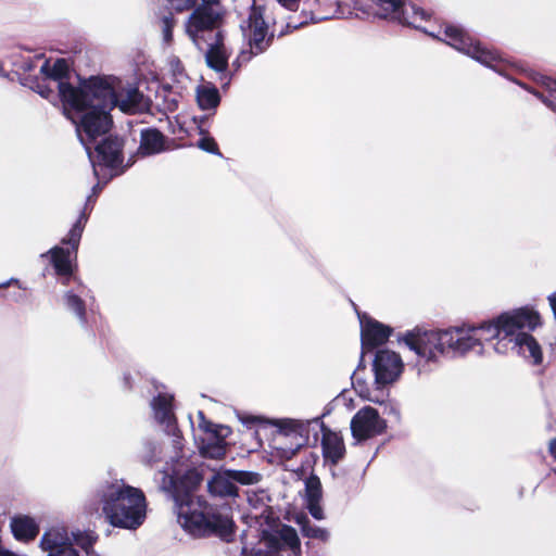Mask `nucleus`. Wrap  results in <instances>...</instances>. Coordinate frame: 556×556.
<instances>
[{"mask_svg":"<svg viewBox=\"0 0 556 556\" xmlns=\"http://www.w3.org/2000/svg\"><path fill=\"white\" fill-rule=\"evenodd\" d=\"M324 417H325V414H321V415H320V417H315V418H313V419H312V420H309V421H311V424H312V422H315V424H317V425H319V426L321 427V424H324V422L321 421V418H324Z\"/></svg>","mask_w":556,"mask_h":556,"instance_id":"52","label":"nucleus"},{"mask_svg":"<svg viewBox=\"0 0 556 556\" xmlns=\"http://www.w3.org/2000/svg\"><path fill=\"white\" fill-rule=\"evenodd\" d=\"M102 513L108 522L121 529L136 530L147 518V498L141 489L124 480L103 481L96 489Z\"/></svg>","mask_w":556,"mask_h":556,"instance_id":"4","label":"nucleus"},{"mask_svg":"<svg viewBox=\"0 0 556 556\" xmlns=\"http://www.w3.org/2000/svg\"><path fill=\"white\" fill-rule=\"evenodd\" d=\"M197 101L201 110H213L220 103L219 91L215 86H200L197 89Z\"/></svg>","mask_w":556,"mask_h":556,"instance_id":"26","label":"nucleus"},{"mask_svg":"<svg viewBox=\"0 0 556 556\" xmlns=\"http://www.w3.org/2000/svg\"><path fill=\"white\" fill-rule=\"evenodd\" d=\"M74 541L79 544L84 549H88L93 544V538L89 534L84 535L81 532H72Z\"/></svg>","mask_w":556,"mask_h":556,"instance_id":"41","label":"nucleus"},{"mask_svg":"<svg viewBox=\"0 0 556 556\" xmlns=\"http://www.w3.org/2000/svg\"><path fill=\"white\" fill-rule=\"evenodd\" d=\"M151 407L156 421L163 426L176 424V418L173 413V396L168 394H159L151 401Z\"/></svg>","mask_w":556,"mask_h":556,"instance_id":"23","label":"nucleus"},{"mask_svg":"<svg viewBox=\"0 0 556 556\" xmlns=\"http://www.w3.org/2000/svg\"><path fill=\"white\" fill-rule=\"evenodd\" d=\"M225 11L219 2L202 1L188 17L185 29L193 45L202 50V45L207 42L208 37L214 39L216 31L222 30Z\"/></svg>","mask_w":556,"mask_h":556,"instance_id":"5","label":"nucleus"},{"mask_svg":"<svg viewBox=\"0 0 556 556\" xmlns=\"http://www.w3.org/2000/svg\"><path fill=\"white\" fill-rule=\"evenodd\" d=\"M205 52L206 65L217 73H224L228 68V55L225 52L224 31L218 30L214 35V40L207 42Z\"/></svg>","mask_w":556,"mask_h":556,"instance_id":"20","label":"nucleus"},{"mask_svg":"<svg viewBox=\"0 0 556 556\" xmlns=\"http://www.w3.org/2000/svg\"><path fill=\"white\" fill-rule=\"evenodd\" d=\"M240 28L243 37L248 40L249 50H242L238 60L249 62L252 56L265 52L274 39V34L268 35V26L263 17L261 8L252 7L245 21H242Z\"/></svg>","mask_w":556,"mask_h":556,"instance_id":"8","label":"nucleus"},{"mask_svg":"<svg viewBox=\"0 0 556 556\" xmlns=\"http://www.w3.org/2000/svg\"><path fill=\"white\" fill-rule=\"evenodd\" d=\"M324 20H326V17H315L312 12L303 11L301 14V18L299 21L290 20L287 23V28L295 30V29H299L300 27L308 24V22L317 23V22H320Z\"/></svg>","mask_w":556,"mask_h":556,"instance_id":"37","label":"nucleus"},{"mask_svg":"<svg viewBox=\"0 0 556 556\" xmlns=\"http://www.w3.org/2000/svg\"><path fill=\"white\" fill-rule=\"evenodd\" d=\"M23 68H24L25 71H31V70H33V65H31V63H30V62H24V64H23Z\"/></svg>","mask_w":556,"mask_h":556,"instance_id":"53","label":"nucleus"},{"mask_svg":"<svg viewBox=\"0 0 556 556\" xmlns=\"http://www.w3.org/2000/svg\"><path fill=\"white\" fill-rule=\"evenodd\" d=\"M17 282H18L17 279L11 278V279H9V280H7L4 282H1L0 283V288H8L11 283H17Z\"/></svg>","mask_w":556,"mask_h":556,"instance_id":"49","label":"nucleus"},{"mask_svg":"<svg viewBox=\"0 0 556 556\" xmlns=\"http://www.w3.org/2000/svg\"><path fill=\"white\" fill-rule=\"evenodd\" d=\"M206 119V116L200 118L199 129L200 134L203 135V137L199 139L197 147L207 153L222 156V153L214 138L205 136L207 134V130L204 129L202 125Z\"/></svg>","mask_w":556,"mask_h":556,"instance_id":"34","label":"nucleus"},{"mask_svg":"<svg viewBox=\"0 0 556 556\" xmlns=\"http://www.w3.org/2000/svg\"><path fill=\"white\" fill-rule=\"evenodd\" d=\"M87 208H88V203H86L85 208L80 212L77 220L70 229L68 236L66 238L62 239V243L70 245L73 252H76L79 247L83 231H84L85 225L88 220V214L86 213Z\"/></svg>","mask_w":556,"mask_h":556,"instance_id":"27","label":"nucleus"},{"mask_svg":"<svg viewBox=\"0 0 556 556\" xmlns=\"http://www.w3.org/2000/svg\"><path fill=\"white\" fill-rule=\"evenodd\" d=\"M231 433L228 426H220L215 428V431L206 433L207 438L202 440L200 445V453L203 457L219 459L225 456L227 452L226 438Z\"/></svg>","mask_w":556,"mask_h":556,"instance_id":"17","label":"nucleus"},{"mask_svg":"<svg viewBox=\"0 0 556 556\" xmlns=\"http://www.w3.org/2000/svg\"><path fill=\"white\" fill-rule=\"evenodd\" d=\"M446 43L455 50L470 56L480 64L500 72L501 56L483 48L459 25L446 24L444 28Z\"/></svg>","mask_w":556,"mask_h":556,"instance_id":"6","label":"nucleus"},{"mask_svg":"<svg viewBox=\"0 0 556 556\" xmlns=\"http://www.w3.org/2000/svg\"><path fill=\"white\" fill-rule=\"evenodd\" d=\"M361 324V342L363 352L374 350L375 348L384 344L393 329L376 319H372L365 314L358 313Z\"/></svg>","mask_w":556,"mask_h":556,"instance_id":"15","label":"nucleus"},{"mask_svg":"<svg viewBox=\"0 0 556 556\" xmlns=\"http://www.w3.org/2000/svg\"><path fill=\"white\" fill-rule=\"evenodd\" d=\"M48 255H50L51 264L58 275L70 276L72 274L71 250L68 248L55 245L40 256L46 257Z\"/></svg>","mask_w":556,"mask_h":556,"instance_id":"25","label":"nucleus"},{"mask_svg":"<svg viewBox=\"0 0 556 556\" xmlns=\"http://www.w3.org/2000/svg\"><path fill=\"white\" fill-rule=\"evenodd\" d=\"M299 525L303 536L320 540L323 542H327L330 538V533L327 529L313 525L307 518L299 520Z\"/></svg>","mask_w":556,"mask_h":556,"instance_id":"32","label":"nucleus"},{"mask_svg":"<svg viewBox=\"0 0 556 556\" xmlns=\"http://www.w3.org/2000/svg\"><path fill=\"white\" fill-rule=\"evenodd\" d=\"M549 452H551L552 456L554 457V459L556 460V439H553L549 442Z\"/></svg>","mask_w":556,"mask_h":556,"instance_id":"48","label":"nucleus"},{"mask_svg":"<svg viewBox=\"0 0 556 556\" xmlns=\"http://www.w3.org/2000/svg\"><path fill=\"white\" fill-rule=\"evenodd\" d=\"M393 413H394L396 416H399V415H400V414H399V412H397V410H395V409H393Z\"/></svg>","mask_w":556,"mask_h":556,"instance_id":"55","label":"nucleus"},{"mask_svg":"<svg viewBox=\"0 0 556 556\" xmlns=\"http://www.w3.org/2000/svg\"><path fill=\"white\" fill-rule=\"evenodd\" d=\"M47 79L46 76L39 78L37 76L27 75L21 78V84L37 92L43 99L50 100L53 98L54 91L47 85Z\"/></svg>","mask_w":556,"mask_h":556,"instance_id":"30","label":"nucleus"},{"mask_svg":"<svg viewBox=\"0 0 556 556\" xmlns=\"http://www.w3.org/2000/svg\"><path fill=\"white\" fill-rule=\"evenodd\" d=\"M380 7H384L386 10L390 11L393 15L401 9V0H375Z\"/></svg>","mask_w":556,"mask_h":556,"instance_id":"43","label":"nucleus"},{"mask_svg":"<svg viewBox=\"0 0 556 556\" xmlns=\"http://www.w3.org/2000/svg\"><path fill=\"white\" fill-rule=\"evenodd\" d=\"M321 452L325 462L337 465L345 454L342 437L321 424Z\"/></svg>","mask_w":556,"mask_h":556,"instance_id":"18","label":"nucleus"},{"mask_svg":"<svg viewBox=\"0 0 556 556\" xmlns=\"http://www.w3.org/2000/svg\"><path fill=\"white\" fill-rule=\"evenodd\" d=\"M271 425L278 430V433L293 442L290 446L281 447L286 454L294 455L301 447L307 444L309 439L308 420L292 418L274 419Z\"/></svg>","mask_w":556,"mask_h":556,"instance_id":"12","label":"nucleus"},{"mask_svg":"<svg viewBox=\"0 0 556 556\" xmlns=\"http://www.w3.org/2000/svg\"><path fill=\"white\" fill-rule=\"evenodd\" d=\"M141 459L150 466L161 460V447L157 442L146 440L142 443Z\"/></svg>","mask_w":556,"mask_h":556,"instance_id":"35","label":"nucleus"},{"mask_svg":"<svg viewBox=\"0 0 556 556\" xmlns=\"http://www.w3.org/2000/svg\"><path fill=\"white\" fill-rule=\"evenodd\" d=\"M88 79L98 92L102 88L109 90L113 102L110 105L111 111L114 108H118L126 114H135L141 111L143 94L138 87L128 85L127 87L115 88L109 78L101 76H90Z\"/></svg>","mask_w":556,"mask_h":556,"instance_id":"9","label":"nucleus"},{"mask_svg":"<svg viewBox=\"0 0 556 556\" xmlns=\"http://www.w3.org/2000/svg\"><path fill=\"white\" fill-rule=\"evenodd\" d=\"M324 417H325V414H321V415H320V417H315V418H313V419H312V420H309V421H311V424H312V422H315V424H317V425H319V426L321 427V424H324V422L321 421V418H324Z\"/></svg>","mask_w":556,"mask_h":556,"instance_id":"51","label":"nucleus"},{"mask_svg":"<svg viewBox=\"0 0 556 556\" xmlns=\"http://www.w3.org/2000/svg\"><path fill=\"white\" fill-rule=\"evenodd\" d=\"M172 70L174 74H181L182 73V65L181 62L178 59H175L170 62Z\"/></svg>","mask_w":556,"mask_h":556,"instance_id":"46","label":"nucleus"},{"mask_svg":"<svg viewBox=\"0 0 556 556\" xmlns=\"http://www.w3.org/2000/svg\"><path fill=\"white\" fill-rule=\"evenodd\" d=\"M262 541L267 548L266 556H282L280 552L288 547L293 553H300L301 543L296 530L288 525H282L278 530L262 532Z\"/></svg>","mask_w":556,"mask_h":556,"instance_id":"13","label":"nucleus"},{"mask_svg":"<svg viewBox=\"0 0 556 556\" xmlns=\"http://www.w3.org/2000/svg\"><path fill=\"white\" fill-rule=\"evenodd\" d=\"M164 89H165V90H169V89H170V86H164Z\"/></svg>","mask_w":556,"mask_h":556,"instance_id":"54","label":"nucleus"},{"mask_svg":"<svg viewBox=\"0 0 556 556\" xmlns=\"http://www.w3.org/2000/svg\"><path fill=\"white\" fill-rule=\"evenodd\" d=\"M539 324V314L522 307L504 312L492 320L468 328L425 330L416 327L406 331L399 341L426 364H438L441 356L463 357L468 353L482 355L484 342L492 340H497L494 351L505 354L508 351L507 342L516 331L534 330Z\"/></svg>","mask_w":556,"mask_h":556,"instance_id":"1","label":"nucleus"},{"mask_svg":"<svg viewBox=\"0 0 556 556\" xmlns=\"http://www.w3.org/2000/svg\"><path fill=\"white\" fill-rule=\"evenodd\" d=\"M307 509L314 519L323 520L325 518L323 507L320 506V502H307Z\"/></svg>","mask_w":556,"mask_h":556,"instance_id":"42","label":"nucleus"},{"mask_svg":"<svg viewBox=\"0 0 556 556\" xmlns=\"http://www.w3.org/2000/svg\"><path fill=\"white\" fill-rule=\"evenodd\" d=\"M363 356H364V353L361 354V361H359V364L357 366V369L354 370V372L352 374L351 376V380H352V386L353 388L359 393V395H364V392L365 390H367L366 388V383H365V380L363 378H361L357 374V371L363 367H365V365L363 364Z\"/></svg>","mask_w":556,"mask_h":556,"instance_id":"39","label":"nucleus"},{"mask_svg":"<svg viewBox=\"0 0 556 556\" xmlns=\"http://www.w3.org/2000/svg\"><path fill=\"white\" fill-rule=\"evenodd\" d=\"M63 305L67 312L73 314L83 328L88 326L86 302L79 293L67 290L63 294Z\"/></svg>","mask_w":556,"mask_h":556,"instance_id":"24","label":"nucleus"},{"mask_svg":"<svg viewBox=\"0 0 556 556\" xmlns=\"http://www.w3.org/2000/svg\"><path fill=\"white\" fill-rule=\"evenodd\" d=\"M165 431L168 435L172 437V445L174 448V456L170 457L172 465H175L179 462L180 458L184 457V439L180 430L178 429L176 424L169 425L165 428Z\"/></svg>","mask_w":556,"mask_h":556,"instance_id":"31","label":"nucleus"},{"mask_svg":"<svg viewBox=\"0 0 556 556\" xmlns=\"http://www.w3.org/2000/svg\"><path fill=\"white\" fill-rule=\"evenodd\" d=\"M195 4L194 0H185V4H175L177 11H182L185 9H189Z\"/></svg>","mask_w":556,"mask_h":556,"instance_id":"47","label":"nucleus"},{"mask_svg":"<svg viewBox=\"0 0 556 556\" xmlns=\"http://www.w3.org/2000/svg\"><path fill=\"white\" fill-rule=\"evenodd\" d=\"M39 546L47 552L46 556H80V552L74 547L63 528H51L45 531Z\"/></svg>","mask_w":556,"mask_h":556,"instance_id":"14","label":"nucleus"},{"mask_svg":"<svg viewBox=\"0 0 556 556\" xmlns=\"http://www.w3.org/2000/svg\"><path fill=\"white\" fill-rule=\"evenodd\" d=\"M279 4H281L283 8L294 11L298 9L300 0H276Z\"/></svg>","mask_w":556,"mask_h":556,"instance_id":"45","label":"nucleus"},{"mask_svg":"<svg viewBox=\"0 0 556 556\" xmlns=\"http://www.w3.org/2000/svg\"><path fill=\"white\" fill-rule=\"evenodd\" d=\"M198 418H199V428L203 430L205 433H211L215 431V428L220 427L222 425L213 424L212 421L207 420L205 418V415L202 410L198 412Z\"/></svg>","mask_w":556,"mask_h":556,"instance_id":"40","label":"nucleus"},{"mask_svg":"<svg viewBox=\"0 0 556 556\" xmlns=\"http://www.w3.org/2000/svg\"><path fill=\"white\" fill-rule=\"evenodd\" d=\"M229 469L219 470L215 472L211 479L207 480V491L214 497H238L239 489L233 484Z\"/></svg>","mask_w":556,"mask_h":556,"instance_id":"21","label":"nucleus"},{"mask_svg":"<svg viewBox=\"0 0 556 556\" xmlns=\"http://www.w3.org/2000/svg\"><path fill=\"white\" fill-rule=\"evenodd\" d=\"M403 361L394 351L388 349L378 350L372 361L375 383L386 386L396 381L403 371Z\"/></svg>","mask_w":556,"mask_h":556,"instance_id":"11","label":"nucleus"},{"mask_svg":"<svg viewBox=\"0 0 556 556\" xmlns=\"http://www.w3.org/2000/svg\"><path fill=\"white\" fill-rule=\"evenodd\" d=\"M103 170H104V169H100V176H101V178H100V179H99V178H97V179H98V182L92 187V194H91V195H89V197L87 198V203H89V202L91 201V198H92L93 195H97V194H98V192H100V191H101V189H102L103 185H105V184H106V182H104V181H105V179L109 177V174L103 173Z\"/></svg>","mask_w":556,"mask_h":556,"instance_id":"44","label":"nucleus"},{"mask_svg":"<svg viewBox=\"0 0 556 556\" xmlns=\"http://www.w3.org/2000/svg\"><path fill=\"white\" fill-rule=\"evenodd\" d=\"M177 105H178V101L175 99H172L170 102L168 103L167 108H168V110L174 111L175 109H177Z\"/></svg>","mask_w":556,"mask_h":556,"instance_id":"50","label":"nucleus"},{"mask_svg":"<svg viewBox=\"0 0 556 556\" xmlns=\"http://www.w3.org/2000/svg\"><path fill=\"white\" fill-rule=\"evenodd\" d=\"M40 73L46 76V78L58 81V86L60 83H64L63 78L66 77L68 73V65L64 59H58L52 66H50L49 61H45L40 67Z\"/></svg>","mask_w":556,"mask_h":556,"instance_id":"29","label":"nucleus"},{"mask_svg":"<svg viewBox=\"0 0 556 556\" xmlns=\"http://www.w3.org/2000/svg\"><path fill=\"white\" fill-rule=\"evenodd\" d=\"M10 529L13 538L23 543L34 541L39 534L40 527L36 519L28 515H15L10 519Z\"/></svg>","mask_w":556,"mask_h":556,"instance_id":"19","label":"nucleus"},{"mask_svg":"<svg viewBox=\"0 0 556 556\" xmlns=\"http://www.w3.org/2000/svg\"><path fill=\"white\" fill-rule=\"evenodd\" d=\"M163 470L169 480L168 491L174 501L177 521L194 538L217 536L230 542L235 535V521L229 505H212L194 492L203 480L197 468L181 470L175 465Z\"/></svg>","mask_w":556,"mask_h":556,"instance_id":"2","label":"nucleus"},{"mask_svg":"<svg viewBox=\"0 0 556 556\" xmlns=\"http://www.w3.org/2000/svg\"><path fill=\"white\" fill-rule=\"evenodd\" d=\"M124 140L117 136H104L100 142L94 146L96 157L91 154L88 156L96 178H101L100 169L109 170V177L104 182H108L113 177L124 173Z\"/></svg>","mask_w":556,"mask_h":556,"instance_id":"7","label":"nucleus"},{"mask_svg":"<svg viewBox=\"0 0 556 556\" xmlns=\"http://www.w3.org/2000/svg\"><path fill=\"white\" fill-rule=\"evenodd\" d=\"M163 40L169 43L173 40V28L175 26V18L172 14L165 15L161 20Z\"/></svg>","mask_w":556,"mask_h":556,"instance_id":"38","label":"nucleus"},{"mask_svg":"<svg viewBox=\"0 0 556 556\" xmlns=\"http://www.w3.org/2000/svg\"><path fill=\"white\" fill-rule=\"evenodd\" d=\"M528 329L516 331L508 340V345L517 353L527 359H530L533 365L542 363V350L538 341L531 336Z\"/></svg>","mask_w":556,"mask_h":556,"instance_id":"16","label":"nucleus"},{"mask_svg":"<svg viewBox=\"0 0 556 556\" xmlns=\"http://www.w3.org/2000/svg\"><path fill=\"white\" fill-rule=\"evenodd\" d=\"M165 150V136L154 127L144 128L140 132V146L138 153L148 156Z\"/></svg>","mask_w":556,"mask_h":556,"instance_id":"22","label":"nucleus"},{"mask_svg":"<svg viewBox=\"0 0 556 556\" xmlns=\"http://www.w3.org/2000/svg\"><path fill=\"white\" fill-rule=\"evenodd\" d=\"M231 475L230 478L233 480V484L237 483L241 485H254L262 481L263 476L260 472L251 471V470H235L229 469Z\"/></svg>","mask_w":556,"mask_h":556,"instance_id":"33","label":"nucleus"},{"mask_svg":"<svg viewBox=\"0 0 556 556\" xmlns=\"http://www.w3.org/2000/svg\"><path fill=\"white\" fill-rule=\"evenodd\" d=\"M394 18L402 24L413 25L417 28L418 26L416 25V22L426 20L427 13L415 4L405 5L402 2L401 9L395 13Z\"/></svg>","mask_w":556,"mask_h":556,"instance_id":"28","label":"nucleus"},{"mask_svg":"<svg viewBox=\"0 0 556 556\" xmlns=\"http://www.w3.org/2000/svg\"><path fill=\"white\" fill-rule=\"evenodd\" d=\"M59 96L64 104L78 114L73 119L79 141L85 147L88 156H91V143L99 137L105 136L113 126L110 105L113 103L110 92L105 88L99 93L88 78L80 79L79 86L71 83H60Z\"/></svg>","mask_w":556,"mask_h":556,"instance_id":"3","label":"nucleus"},{"mask_svg":"<svg viewBox=\"0 0 556 556\" xmlns=\"http://www.w3.org/2000/svg\"><path fill=\"white\" fill-rule=\"evenodd\" d=\"M350 428L356 441H364L381 434L387 428V422L376 408L365 406L353 416Z\"/></svg>","mask_w":556,"mask_h":556,"instance_id":"10","label":"nucleus"},{"mask_svg":"<svg viewBox=\"0 0 556 556\" xmlns=\"http://www.w3.org/2000/svg\"><path fill=\"white\" fill-rule=\"evenodd\" d=\"M306 502H320L323 489L320 480L317 476H309L305 481Z\"/></svg>","mask_w":556,"mask_h":556,"instance_id":"36","label":"nucleus"}]
</instances>
